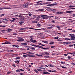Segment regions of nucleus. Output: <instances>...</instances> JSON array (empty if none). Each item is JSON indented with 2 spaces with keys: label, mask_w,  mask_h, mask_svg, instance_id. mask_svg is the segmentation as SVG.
Wrapping results in <instances>:
<instances>
[{
  "label": "nucleus",
  "mask_w": 75,
  "mask_h": 75,
  "mask_svg": "<svg viewBox=\"0 0 75 75\" xmlns=\"http://www.w3.org/2000/svg\"><path fill=\"white\" fill-rule=\"evenodd\" d=\"M69 35L70 36H70V37L71 38V40H75V35L73 34H69Z\"/></svg>",
  "instance_id": "obj_1"
},
{
  "label": "nucleus",
  "mask_w": 75,
  "mask_h": 75,
  "mask_svg": "<svg viewBox=\"0 0 75 75\" xmlns=\"http://www.w3.org/2000/svg\"><path fill=\"white\" fill-rule=\"evenodd\" d=\"M18 40H17V41L18 42H21V41H24V40L21 37H18Z\"/></svg>",
  "instance_id": "obj_2"
},
{
  "label": "nucleus",
  "mask_w": 75,
  "mask_h": 75,
  "mask_svg": "<svg viewBox=\"0 0 75 75\" xmlns=\"http://www.w3.org/2000/svg\"><path fill=\"white\" fill-rule=\"evenodd\" d=\"M33 47H38V48H43V47L42 46H40L39 45H32Z\"/></svg>",
  "instance_id": "obj_3"
},
{
  "label": "nucleus",
  "mask_w": 75,
  "mask_h": 75,
  "mask_svg": "<svg viewBox=\"0 0 75 75\" xmlns=\"http://www.w3.org/2000/svg\"><path fill=\"white\" fill-rule=\"evenodd\" d=\"M19 17H20V19L21 20H24L25 18V17L24 16H22L21 15H19Z\"/></svg>",
  "instance_id": "obj_4"
},
{
  "label": "nucleus",
  "mask_w": 75,
  "mask_h": 75,
  "mask_svg": "<svg viewBox=\"0 0 75 75\" xmlns=\"http://www.w3.org/2000/svg\"><path fill=\"white\" fill-rule=\"evenodd\" d=\"M4 9H11V8L10 7H4L3 8H1L0 7V10H4Z\"/></svg>",
  "instance_id": "obj_5"
},
{
  "label": "nucleus",
  "mask_w": 75,
  "mask_h": 75,
  "mask_svg": "<svg viewBox=\"0 0 75 75\" xmlns=\"http://www.w3.org/2000/svg\"><path fill=\"white\" fill-rule=\"evenodd\" d=\"M28 5V3H25L23 5V7L24 8H25L26 7H27Z\"/></svg>",
  "instance_id": "obj_6"
},
{
  "label": "nucleus",
  "mask_w": 75,
  "mask_h": 75,
  "mask_svg": "<svg viewBox=\"0 0 75 75\" xmlns=\"http://www.w3.org/2000/svg\"><path fill=\"white\" fill-rule=\"evenodd\" d=\"M44 71H43V74H50V73L47 72V71H46L45 70H43Z\"/></svg>",
  "instance_id": "obj_7"
},
{
  "label": "nucleus",
  "mask_w": 75,
  "mask_h": 75,
  "mask_svg": "<svg viewBox=\"0 0 75 75\" xmlns=\"http://www.w3.org/2000/svg\"><path fill=\"white\" fill-rule=\"evenodd\" d=\"M8 19L7 18L6 19V18H5V19H3V21L4 23H7V22H8V19Z\"/></svg>",
  "instance_id": "obj_8"
},
{
  "label": "nucleus",
  "mask_w": 75,
  "mask_h": 75,
  "mask_svg": "<svg viewBox=\"0 0 75 75\" xmlns=\"http://www.w3.org/2000/svg\"><path fill=\"white\" fill-rule=\"evenodd\" d=\"M57 4H50V6L52 7V6H56Z\"/></svg>",
  "instance_id": "obj_9"
},
{
  "label": "nucleus",
  "mask_w": 75,
  "mask_h": 75,
  "mask_svg": "<svg viewBox=\"0 0 75 75\" xmlns=\"http://www.w3.org/2000/svg\"><path fill=\"white\" fill-rule=\"evenodd\" d=\"M43 50H50V47H48L45 48H42Z\"/></svg>",
  "instance_id": "obj_10"
},
{
  "label": "nucleus",
  "mask_w": 75,
  "mask_h": 75,
  "mask_svg": "<svg viewBox=\"0 0 75 75\" xmlns=\"http://www.w3.org/2000/svg\"><path fill=\"white\" fill-rule=\"evenodd\" d=\"M44 9H38L36 10V11H44Z\"/></svg>",
  "instance_id": "obj_11"
},
{
  "label": "nucleus",
  "mask_w": 75,
  "mask_h": 75,
  "mask_svg": "<svg viewBox=\"0 0 75 75\" xmlns=\"http://www.w3.org/2000/svg\"><path fill=\"white\" fill-rule=\"evenodd\" d=\"M64 13V12H56V14H63Z\"/></svg>",
  "instance_id": "obj_12"
},
{
  "label": "nucleus",
  "mask_w": 75,
  "mask_h": 75,
  "mask_svg": "<svg viewBox=\"0 0 75 75\" xmlns=\"http://www.w3.org/2000/svg\"><path fill=\"white\" fill-rule=\"evenodd\" d=\"M42 18L43 19H47L48 18V16H46V15H45L44 17H43Z\"/></svg>",
  "instance_id": "obj_13"
},
{
  "label": "nucleus",
  "mask_w": 75,
  "mask_h": 75,
  "mask_svg": "<svg viewBox=\"0 0 75 75\" xmlns=\"http://www.w3.org/2000/svg\"><path fill=\"white\" fill-rule=\"evenodd\" d=\"M28 28V27H26V28H21L20 29L21 30H25V29H27Z\"/></svg>",
  "instance_id": "obj_14"
},
{
  "label": "nucleus",
  "mask_w": 75,
  "mask_h": 75,
  "mask_svg": "<svg viewBox=\"0 0 75 75\" xmlns=\"http://www.w3.org/2000/svg\"><path fill=\"white\" fill-rule=\"evenodd\" d=\"M72 12H73V11H67L66 12L67 13H72Z\"/></svg>",
  "instance_id": "obj_15"
},
{
  "label": "nucleus",
  "mask_w": 75,
  "mask_h": 75,
  "mask_svg": "<svg viewBox=\"0 0 75 75\" xmlns=\"http://www.w3.org/2000/svg\"><path fill=\"white\" fill-rule=\"evenodd\" d=\"M12 47H15L16 48H18L19 47V46L18 45H13Z\"/></svg>",
  "instance_id": "obj_16"
},
{
  "label": "nucleus",
  "mask_w": 75,
  "mask_h": 75,
  "mask_svg": "<svg viewBox=\"0 0 75 75\" xmlns=\"http://www.w3.org/2000/svg\"><path fill=\"white\" fill-rule=\"evenodd\" d=\"M5 43H6V44H11V43L10 42H5Z\"/></svg>",
  "instance_id": "obj_17"
},
{
  "label": "nucleus",
  "mask_w": 75,
  "mask_h": 75,
  "mask_svg": "<svg viewBox=\"0 0 75 75\" xmlns=\"http://www.w3.org/2000/svg\"><path fill=\"white\" fill-rule=\"evenodd\" d=\"M42 42H44V43H45V44H48V42L47 41H42Z\"/></svg>",
  "instance_id": "obj_18"
},
{
  "label": "nucleus",
  "mask_w": 75,
  "mask_h": 75,
  "mask_svg": "<svg viewBox=\"0 0 75 75\" xmlns=\"http://www.w3.org/2000/svg\"><path fill=\"white\" fill-rule=\"evenodd\" d=\"M40 2H42V1H38L37 2V3H38V5H40Z\"/></svg>",
  "instance_id": "obj_19"
},
{
  "label": "nucleus",
  "mask_w": 75,
  "mask_h": 75,
  "mask_svg": "<svg viewBox=\"0 0 75 75\" xmlns=\"http://www.w3.org/2000/svg\"><path fill=\"white\" fill-rule=\"evenodd\" d=\"M53 28L52 26H50L48 27L47 28L48 30H50V29H51V28Z\"/></svg>",
  "instance_id": "obj_20"
},
{
  "label": "nucleus",
  "mask_w": 75,
  "mask_h": 75,
  "mask_svg": "<svg viewBox=\"0 0 75 75\" xmlns=\"http://www.w3.org/2000/svg\"><path fill=\"white\" fill-rule=\"evenodd\" d=\"M30 49L31 50H33V51H34V50H35V48L34 47H31L30 48Z\"/></svg>",
  "instance_id": "obj_21"
},
{
  "label": "nucleus",
  "mask_w": 75,
  "mask_h": 75,
  "mask_svg": "<svg viewBox=\"0 0 75 75\" xmlns=\"http://www.w3.org/2000/svg\"><path fill=\"white\" fill-rule=\"evenodd\" d=\"M65 40H66V41H68V40H69V41H71V39L69 38H66L65 39Z\"/></svg>",
  "instance_id": "obj_22"
},
{
  "label": "nucleus",
  "mask_w": 75,
  "mask_h": 75,
  "mask_svg": "<svg viewBox=\"0 0 75 75\" xmlns=\"http://www.w3.org/2000/svg\"><path fill=\"white\" fill-rule=\"evenodd\" d=\"M21 45H27V43H21Z\"/></svg>",
  "instance_id": "obj_23"
},
{
  "label": "nucleus",
  "mask_w": 75,
  "mask_h": 75,
  "mask_svg": "<svg viewBox=\"0 0 75 75\" xmlns=\"http://www.w3.org/2000/svg\"><path fill=\"white\" fill-rule=\"evenodd\" d=\"M69 8H71V7H75V6L70 5L69 6Z\"/></svg>",
  "instance_id": "obj_24"
},
{
  "label": "nucleus",
  "mask_w": 75,
  "mask_h": 75,
  "mask_svg": "<svg viewBox=\"0 0 75 75\" xmlns=\"http://www.w3.org/2000/svg\"><path fill=\"white\" fill-rule=\"evenodd\" d=\"M14 62L15 63H17V64H18V63H19V62H20V61H19L18 60H16V61H15Z\"/></svg>",
  "instance_id": "obj_25"
},
{
  "label": "nucleus",
  "mask_w": 75,
  "mask_h": 75,
  "mask_svg": "<svg viewBox=\"0 0 75 75\" xmlns=\"http://www.w3.org/2000/svg\"><path fill=\"white\" fill-rule=\"evenodd\" d=\"M0 27H2L3 28H4L5 27H6V26H3V25H0Z\"/></svg>",
  "instance_id": "obj_26"
},
{
  "label": "nucleus",
  "mask_w": 75,
  "mask_h": 75,
  "mask_svg": "<svg viewBox=\"0 0 75 75\" xmlns=\"http://www.w3.org/2000/svg\"><path fill=\"white\" fill-rule=\"evenodd\" d=\"M24 23V22L22 21H21L19 22V24H23V23Z\"/></svg>",
  "instance_id": "obj_27"
},
{
  "label": "nucleus",
  "mask_w": 75,
  "mask_h": 75,
  "mask_svg": "<svg viewBox=\"0 0 75 75\" xmlns=\"http://www.w3.org/2000/svg\"><path fill=\"white\" fill-rule=\"evenodd\" d=\"M39 45H42V46H43L44 47L45 46V45H43V44L42 43H39Z\"/></svg>",
  "instance_id": "obj_28"
},
{
  "label": "nucleus",
  "mask_w": 75,
  "mask_h": 75,
  "mask_svg": "<svg viewBox=\"0 0 75 75\" xmlns=\"http://www.w3.org/2000/svg\"><path fill=\"white\" fill-rule=\"evenodd\" d=\"M21 57H17L15 59H20Z\"/></svg>",
  "instance_id": "obj_29"
},
{
  "label": "nucleus",
  "mask_w": 75,
  "mask_h": 75,
  "mask_svg": "<svg viewBox=\"0 0 75 75\" xmlns=\"http://www.w3.org/2000/svg\"><path fill=\"white\" fill-rule=\"evenodd\" d=\"M32 42H33V43H35V42H37V41L35 40H33Z\"/></svg>",
  "instance_id": "obj_30"
},
{
  "label": "nucleus",
  "mask_w": 75,
  "mask_h": 75,
  "mask_svg": "<svg viewBox=\"0 0 75 75\" xmlns=\"http://www.w3.org/2000/svg\"><path fill=\"white\" fill-rule=\"evenodd\" d=\"M37 56H39V57H42V55H41L40 54H36Z\"/></svg>",
  "instance_id": "obj_31"
},
{
  "label": "nucleus",
  "mask_w": 75,
  "mask_h": 75,
  "mask_svg": "<svg viewBox=\"0 0 75 75\" xmlns=\"http://www.w3.org/2000/svg\"><path fill=\"white\" fill-rule=\"evenodd\" d=\"M57 28H58V30H61V28H60V27L59 26H57L56 27Z\"/></svg>",
  "instance_id": "obj_32"
},
{
  "label": "nucleus",
  "mask_w": 75,
  "mask_h": 75,
  "mask_svg": "<svg viewBox=\"0 0 75 75\" xmlns=\"http://www.w3.org/2000/svg\"><path fill=\"white\" fill-rule=\"evenodd\" d=\"M45 54H46V55H49V53L48 52H45Z\"/></svg>",
  "instance_id": "obj_33"
},
{
  "label": "nucleus",
  "mask_w": 75,
  "mask_h": 75,
  "mask_svg": "<svg viewBox=\"0 0 75 75\" xmlns=\"http://www.w3.org/2000/svg\"><path fill=\"white\" fill-rule=\"evenodd\" d=\"M30 41L31 42H33V41L34 40H33V39L32 38H31V39H30Z\"/></svg>",
  "instance_id": "obj_34"
},
{
  "label": "nucleus",
  "mask_w": 75,
  "mask_h": 75,
  "mask_svg": "<svg viewBox=\"0 0 75 75\" xmlns=\"http://www.w3.org/2000/svg\"><path fill=\"white\" fill-rule=\"evenodd\" d=\"M61 63L62 64H65V62H63V61H62L61 62Z\"/></svg>",
  "instance_id": "obj_35"
},
{
  "label": "nucleus",
  "mask_w": 75,
  "mask_h": 75,
  "mask_svg": "<svg viewBox=\"0 0 75 75\" xmlns=\"http://www.w3.org/2000/svg\"><path fill=\"white\" fill-rule=\"evenodd\" d=\"M8 32H10V31H12V30L11 29H8Z\"/></svg>",
  "instance_id": "obj_36"
},
{
  "label": "nucleus",
  "mask_w": 75,
  "mask_h": 75,
  "mask_svg": "<svg viewBox=\"0 0 75 75\" xmlns=\"http://www.w3.org/2000/svg\"><path fill=\"white\" fill-rule=\"evenodd\" d=\"M28 15L29 16H31V15H32V14H31V13L29 12L28 13Z\"/></svg>",
  "instance_id": "obj_37"
},
{
  "label": "nucleus",
  "mask_w": 75,
  "mask_h": 75,
  "mask_svg": "<svg viewBox=\"0 0 75 75\" xmlns=\"http://www.w3.org/2000/svg\"><path fill=\"white\" fill-rule=\"evenodd\" d=\"M58 38H59V37H56L54 38V39H58Z\"/></svg>",
  "instance_id": "obj_38"
},
{
  "label": "nucleus",
  "mask_w": 75,
  "mask_h": 75,
  "mask_svg": "<svg viewBox=\"0 0 75 75\" xmlns=\"http://www.w3.org/2000/svg\"><path fill=\"white\" fill-rule=\"evenodd\" d=\"M67 58L68 59H71V56H69L67 57Z\"/></svg>",
  "instance_id": "obj_39"
},
{
  "label": "nucleus",
  "mask_w": 75,
  "mask_h": 75,
  "mask_svg": "<svg viewBox=\"0 0 75 75\" xmlns=\"http://www.w3.org/2000/svg\"><path fill=\"white\" fill-rule=\"evenodd\" d=\"M55 19H57V20H58V19H59V18H58V17L55 16Z\"/></svg>",
  "instance_id": "obj_40"
},
{
  "label": "nucleus",
  "mask_w": 75,
  "mask_h": 75,
  "mask_svg": "<svg viewBox=\"0 0 75 75\" xmlns=\"http://www.w3.org/2000/svg\"><path fill=\"white\" fill-rule=\"evenodd\" d=\"M52 72H57V71L56 70H53L52 71Z\"/></svg>",
  "instance_id": "obj_41"
},
{
  "label": "nucleus",
  "mask_w": 75,
  "mask_h": 75,
  "mask_svg": "<svg viewBox=\"0 0 75 75\" xmlns=\"http://www.w3.org/2000/svg\"><path fill=\"white\" fill-rule=\"evenodd\" d=\"M41 30V29H35V30H37L38 31Z\"/></svg>",
  "instance_id": "obj_42"
},
{
  "label": "nucleus",
  "mask_w": 75,
  "mask_h": 75,
  "mask_svg": "<svg viewBox=\"0 0 75 75\" xmlns=\"http://www.w3.org/2000/svg\"><path fill=\"white\" fill-rule=\"evenodd\" d=\"M74 54H75V52H73V53H69V54H72L71 55H74Z\"/></svg>",
  "instance_id": "obj_43"
},
{
  "label": "nucleus",
  "mask_w": 75,
  "mask_h": 75,
  "mask_svg": "<svg viewBox=\"0 0 75 75\" xmlns=\"http://www.w3.org/2000/svg\"><path fill=\"white\" fill-rule=\"evenodd\" d=\"M52 11L54 13H55L56 12V10L55 9H53Z\"/></svg>",
  "instance_id": "obj_44"
},
{
  "label": "nucleus",
  "mask_w": 75,
  "mask_h": 75,
  "mask_svg": "<svg viewBox=\"0 0 75 75\" xmlns=\"http://www.w3.org/2000/svg\"><path fill=\"white\" fill-rule=\"evenodd\" d=\"M61 67L62 68H65V69H66V67H64V66H61Z\"/></svg>",
  "instance_id": "obj_45"
},
{
  "label": "nucleus",
  "mask_w": 75,
  "mask_h": 75,
  "mask_svg": "<svg viewBox=\"0 0 75 75\" xmlns=\"http://www.w3.org/2000/svg\"><path fill=\"white\" fill-rule=\"evenodd\" d=\"M26 55H28V57H31V55L30 54H26Z\"/></svg>",
  "instance_id": "obj_46"
},
{
  "label": "nucleus",
  "mask_w": 75,
  "mask_h": 75,
  "mask_svg": "<svg viewBox=\"0 0 75 75\" xmlns=\"http://www.w3.org/2000/svg\"><path fill=\"white\" fill-rule=\"evenodd\" d=\"M48 65L49 67H53V65H52V64H49Z\"/></svg>",
  "instance_id": "obj_47"
},
{
  "label": "nucleus",
  "mask_w": 75,
  "mask_h": 75,
  "mask_svg": "<svg viewBox=\"0 0 75 75\" xmlns=\"http://www.w3.org/2000/svg\"><path fill=\"white\" fill-rule=\"evenodd\" d=\"M37 25L38 27H41V24H40L38 23Z\"/></svg>",
  "instance_id": "obj_48"
},
{
  "label": "nucleus",
  "mask_w": 75,
  "mask_h": 75,
  "mask_svg": "<svg viewBox=\"0 0 75 75\" xmlns=\"http://www.w3.org/2000/svg\"><path fill=\"white\" fill-rule=\"evenodd\" d=\"M45 58H50V57L49 56H45Z\"/></svg>",
  "instance_id": "obj_49"
},
{
  "label": "nucleus",
  "mask_w": 75,
  "mask_h": 75,
  "mask_svg": "<svg viewBox=\"0 0 75 75\" xmlns=\"http://www.w3.org/2000/svg\"><path fill=\"white\" fill-rule=\"evenodd\" d=\"M4 31H5V30H2L1 31V32L2 33H4Z\"/></svg>",
  "instance_id": "obj_50"
},
{
  "label": "nucleus",
  "mask_w": 75,
  "mask_h": 75,
  "mask_svg": "<svg viewBox=\"0 0 75 75\" xmlns=\"http://www.w3.org/2000/svg\"><path fill=\"white\" fill-rule=\"evenodd\" d=\"M69 47H73V46H74L72 45H69Z\"/></svg>",
  "instance_id": "obj_51"
},
{
  "label": "nucleus",
  "mask_w": 75,
  "mask_h": 75,
  "mask_svg": "<svg viewBox=\"0 0 75 75\" xmlns=\"http://www.w3.org/2000/svg\"><path fill=\"white\" fill-rule=\"evenodd\" d=\"M49 11H52V9L49 8L48 9Z\"/></svg>",
  "instance_id": "obj_52"
},
{
  "label": "nucleus",
  "mask_w": 75,
  "mask_h": 75,
  "mask_svg": "<svg viewBox=\"0 0 75 75\" xmlns=\"http://www.w3.org/2000/svg\"><path fill=\"white\" fill-rule=\"evenodd\" d=\"M12 66H13V67H16L14 64H12Z\"/></svg>",
  "instance_id": "obj_53"
},
{
  "label": "nucleus",
  "mask_w": 75,
  "mask_h": 75,
  "mask_svg": "<svg viewBox=\"0 0 75 75\" xmlns=\"http://www.w3.org/2000/svg\"><path fill=\"white\" fill-rule=\"evenodd\" d=\"M33 37H34V36L32 35L30 36V38H33Z\"/></svg>",
  "instance_id": "obj_54"
},
{
  "label": "nucleus",
  "mask_w": 75,
  "mask_h": 75,
  "mask_svg": "<svg viewBox=\"0 0 75 75\" xmlns=\"http://www.w3.org/2000/svg\"><path fill=\"white\" fill-rule=\"evenodd\" d=\"M34 71L35 72H36V73H37L38 72V71H37L36 69H35Z\"/></svg>",
  "instance_id": "obj_55"
},
{
  "label": "nucleus",
  "mask_w": 75,
  "mask_h": 75,
  "mask_svg": "<svg viewBox=\"0 0 75 75\" xmlns=\"http://www.w3.org/2000/svg\"><path fill=\"white\" fill-rule=\"evenodd\" d=\"M16 72H20V71L19 70H17L16 71Z\"/></svg>",
  "instance_id": "obj_56"
},
{
  "label": "nucleus",
  "mask_w": 75,
  "mask_h": 75,
  "mask_svg": "<svg viewBox=\"0 0 75 75\" xmlns=\"http://www.w3.org/2000/svg\"><path fill=\"white\" fill-rule=\"evenodd\" d=\"M26 69L28 70V71H30V69H29L28 67Z\"/></svg>",
  "instance_id": "obj_57"
},
{
  "label": "nucleus",
  "mask_w": 75,
  "mask_h": 75,
  "mask_svg": "<svg viewBox=\"0 0 75 75\" xmlns=\"http://www.w3.org/2000/svg\"><path fill=\"white\" fill-rule=\"evenodd\" d=\"M37 70L39 71H42V70L41 69H37Z\"/></svg>",
  "instance_id": "obj_58"
},
{
  "label": "nucleus",
  "mask_w": 75,
  "mask_h": 75,
  "mask_svg": "<svg viewBox=\"0 0 75 75\" xmlns=\"http://www.w3.org/2000/svg\"><path fill=\"white\" fill-rule=\"evenodd\" d=\"M19 74H20V75H24V74H23V73H20Z\"/></svg>",
  "instance_id": "obj_59"
},
{
  "label": "nucleus",
  "mask_w": 75,
  "mask_h": 75,
  "mask_svg": "<svg viewBox=\"0 0 75 75\" xmlns=\"http://www.w3.org/2000/svg\"><path fill=\"white\" fill-rule=\"evenodd\" d=\"M23 57H28V56H27L26 55H23Z\"/></svg>",
  "instance_id": "obj_60"
},
{
  "label": "nucleus",
  "mask_w": 75,
  "mask_h": 75,
  "mask_svg": "<svg viewBox=\"0 0 75 75\" xmlns=\"http://www.w3.org/2000/svg\"><path fill=\"white\" fill-rule=\"evenodd\" d=\"M33 23H37V21H33Z\"/></svg>",
  "instance_id": "obj_61"
},
{
  "label": "nucleus",
  "mask_w": 75,
  "mask_h": 75,
  "mask_svg": "<svg viewBox=\"0 0 75 75\" xmlns=\"http://www.w3.org/2000/svg\"><path fill=\"white\" fill-rule=\"evenodd\" d=\"M26 47H27V48H31V47L30 46H26Z\"/></svg>",
  "instance_id": "obj_62"
},
{
  "label": "nucleus",
  "mask_w": 75,
  "mask_h": 75,
  "mask_svg": "<svg viewBox=\"0 0 75 75\" xmlns=\"http://www.w3.org/2000/svg\"><path fill=\"white\" fill-rule=\"evenodd\" d=\"M10 21H11V22H14V21L13 20H10Z\"/></svg>",
  "instance_id": "obj_63"
},
{
  "label": "nucleus",
  "mask_w": 75,
  "mask_h": 75,
  "mask_svg": "<svg viewBox=\"0 0 75 75\" xmlns=\"http://www.w3.org/2000/svg\"><path fill=\"white\" fill-rule=\"evenodd\" d=\"M54 42H51L50 44H51V45L54 44Z\"/></svg>",
  "instance_id": "obj_64"
}]
</instances>
